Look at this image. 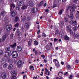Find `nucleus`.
<instances>
[{
  "mask_svg": "<svg viewBox=\"0 0 79 79\" xmlns=\"http://www.w3.org/2000/svg\"><path fill=\"white\" fill-rule=\"evenodd\" d=\"M6 52H11V50H10V47H6Z\"/></svg>",
  "mask_w": 79,
  "mask_h": 79,
  "instance_id": "20",
  "label": "nucleus"
},
{
  "mask_svg": "<svg viewBox=\"0 0 79 79\" xmlns=\"http://www.w3.org/2000/svg\"><path fill=\"white\" fill-rule=\"evenodd\" d=\"M35 55H37V51H35Z\"/></svg>",
  "mask_w": 79,
  "mask_h": 79,
  "instance_id": "59",
  "label": "nucleus"
},
{
  "mask_svg": "<svg viewBox=\"0 0 79 79\" xmlns=\"http://www.w3.org/2000/svg\"><path fill=\"white\" fill-rule=\"evenodd\" d=\"M34 44L35 45H37L39 44V42H38L37 41L35 40L34 41Z\"/></svg>",
  "mask_w": 79,
  "mask_h": 79,
  "instance_id": "31",
  "label": "nucleus"
},
{
  "mask_svg": "<svg viewBox=\"0 0 79 79\" xmlns=\"http://www.w3.org/2000/svg\"><path fill=\"white\" fill-rule=\"evenodd\" d=\"M70 24H71V23H73V20H72L71 21H70Z\"/></svg>",
  "mask_w": 79,
  "mask_h": 79,
  "instance_id": "58",
  "label": "nucleus"
},
{
  "mask_svg": "<svg viewBox=\"0 0 79 79\" xmlns=\"http://www.w3.org/2000/svg\"><path fill=\"white\" fill-rule=\"evenodd\" d=\"M43 35L44 36V37H46V35L44 33L43 34Z\"/></svg>",
  "mask_w": 79,
  "mask_h": 79,
  "instance_id": "53",
  "label": "nucleus"
},
{
  "mask_svg": "<svg viewBox=\"0 0 79 79\" xmlns=\"http://www.w3.org/2000/svg\"><path fill=\"white\" fill-rule=\"evenodd\" d=\"M68 68L69 69H71V67L70 66V65H68Z\"/></svg>",
  "mask_w": 79,
  "mask_h": 79,
  "instance_id": "50",
  "label": "nucleus"
},
{
  "mask_svg": "<svg viewBox=\"0 0 79 79\" xmlns=\"http://www.w3.org/2000/svg\"><path fill=\"white\" fill-rule=\"evenodd\" d=\"M54 40L55 42H56V41H57V40H58V39H56V38H54Z\"/></svg>",
  "mask_w": 79,
  "mask_h": 79,
  "instance_id": "62",
  "label": "nucleus"
},
{
  "mask_svg": "<svg viewBox=\"0 0 79 79\" xmlns=\"http://www.w3.org/2000/svg\"><path fill=\"white\" fill-rule=\"evenodd\" d=\"M56 79H63V78L61 77H60L59 78L58 77H57L56 78Z\"/></svg>",
  "mask_w": 79,
  "mask_h": 79,
  "instance_id": "55",
  "label": "nucleus"
},
{
  "mask_svg": "<svg viewBox=\"0 0 79 79\" xmlns=\"http://www.w3.org/2000/svg\"><path fill=\"white\" fill-rule=\"evenodd\" d=\"M14 35L13 34H12L10 35V37L11 38L13 39V38Z\"/></svg>",
  "mask_w": 79,
  "mask_h": 79,
  "instance_id": "43",
  "label": "nucleus"
},
{
  "mask_svg": "<svg viewBox=\"0 0 79 79\" xmlns=\"http://www.w3.org/2000/svg\"><path fill=\"white\" fill-rule=\"evenodd\" d=\"M23 63V62L21 60H19L17 62V65H18V68H20L21 66V64Z\"/></svg>",
  "mask_w": 79,
  "mask_h": 79,
  "instance_id": "7",
  "label": "nucleus"
},
{
  "mask_svg": "<svg viewBox=\"0 0 79 79\" xmlns=\"http://www.w3.org/2000/svg\"><path fill=\"white\" fill-rule=\"evenodd\" d=\"M69 79H73V75H69Z\"/></svg>",
  "mask_w": 79,
  "mask_h": 79,
  "instance_id": "38",
  "label": "nucleus"
},
{
  "mask_svg": "<svg viewBox=\"0 0 79 79\" xmlns=\"http://www.w3.org/2000/svg\"><path fill=\"white\" fill-rule=\"evenodd\" d=\"M6 14V13H5V11L4 10L2 11L1 12V15L3 17H4V16H5V15Z\"/></svg>",
  "mask_w": 79,
  "mask_h": 79,
  "instance_id": "22",
  "label": "nucleus"
},
{
  "mask_svg": "<svg viewBox=\"0 0 79 79\" xmlns=\"http://www.w3.org/2000/svg\"><path fill=\"white\" fill-rule=\"evenodd\" d=\"M70 34H71V35H74V33H73V32H72V31H70Z\"/></svg>",
  "mask_w": 79,
  "mask_h": 79,
  "instance_id": "51",
  "label": "nucleus"
},
{
  "mask_svg": "<svg viewBox=\"0 0 79 79\" xmlns=\"http://www.w3.org/2000/svg\"><path fill=\"white\" fill-rule=\"evenodd\" d=\"M73 26H76V25H77V23H76V21H74L73 22Z\"/></svg>",
  "mask_w": 79,
  "mask_h": 79,
  "instance_id": "35",
  "label": "nucleus"
},
{
  "mask_svg": "<svg viewBox=\"0 0 79 79\" xmlns=\"http://www.w3.org/2000/svg\"><path fill=\"white\" fill-rule=\"evenodd\" d=\"M22 20L23 21H26V18H25V17H23L22 19Z\"/></svg>",
  "mask_w": 79,
  "mask_h": 79,
  "instance_id": "46",
  "label": "nucleus"
},
{
  "mask_svg": "<svg viewBox=\"0 0 79 79\" xmlns=\"http://www.w3.org/2000/svg\"><path fill=\"white\" fill-rule=\"evenodd\" d=\"M73 29L74 31H76V30H77V28L76 27H74Z\"/></svg>",
  "mask_w": 79,
  "mask_h": 79,
  "instance_id": "49",
  "label": "nucleus"
},
{
  "mask_svg": "<svg viewBox=\"0 0 79 79\" xmlns=\"http://www.w3.org/2000/svg\"><path fill=\"white\" fill-rule=\"evenodd\" d=\"M19 20V18L18 17H16L15 18V22H17Z\"/></svg>",
  "mask_w": 79,
  "mask_h": 79,
  "instance_id": "27",
  "label": "nucleus"
},
{
  "mask_svg": "<svg viewBox=\"0 0 79 79\" xmlns=\"http://www.w3.org/2000/svg\"><path fill=\"white\" fill-rule=\"evenodd\" d=\"M17 50L19 52H21L22 50V48L20 46H18L17 47Z\"/></svg>",
  "mask_w": 79,
  "mask_h": 79,
  "instance_id": "14",
  "label": "nucleus"
},
{
  "mask_svg": "<svg viewBox=\"0 0 79 79\" xmlns=\"http://www.w3.org/2000/svg\"><path fill=\"white\" fill-rule=\"evenodd\" d=\"M59 15H61V14H62V10H60L59 12Z\"/></svg>",
  "mask_w": 79,
  "mask_h": 79,
  "instance_id": "48",
  "label": "nucleus"
},
{
  "mask_svg": "<svg viewBox=\"0 0 79 79\" xmlns=\"http://www.w3.org/2000/svg\"><path fill=\"white\" fill-rule=\"evenodd\" d=\"M25 77H26V76L25 75H24L23 76V79H25Z\"/></svg>",
  "mask_w": 79,
  "mask_h": 79,
  "instance_id": "64",
  "label": "nucleus"
},
{
  "mask_svg": "<svg viewBox=\"0 0 79 79\" xmlns=\"http://www.w3.org/2000/svg\"><path fill=\"white\" fill-rule=\"evenodd\" d=\"M44 3V1H42L41 2H40V3L38 5V6L39 7H40L41 6H42L43 5V4Z\"/></svg>",
  "mask_w": 79,
  "mask_h": 79,
  "instance_id": "21",
  "label": "nucleus"
},
{
  "mask_svg": "<svg viewBox=\"0 0 79 79\" xmlns=\"http://www.w3.org/2000/svg\"><path fill=\"white\" fill-rule=\"evenodd\" d=\"M59 34L61 37H63L64 36V33L63 31H61Z\"/></svg>",
  "mask_w": 79,
  "mask_h": 79,
  "instance_id": "17",
  "label": "nucleus"
},
{
  "mask_svg": "<svg viewBox=\"0 0 79 79\" xmlns=\"http://www.w3.org/2000/svg\"><path fill=\"white\" fill-rule=\"evenodd\" d=\"M41 56V57H43V58L44 59V58H45V55H42Z\"/></svg>",
  "mask_w": 79,
  "mask_h": 79,
  "instance_id": "52",
  "label": "nucleus"
},
{
  "mask_svg": "<svg viewBox=\"0 0 79 79\" xmlns=\"http://www.w3.org/2000/svg\"><path fill=\"white\" fill-rule=\"evenodd\" d=\"M18 55H12V57L14 58H16L18 57Z\"/></svg>",
  "mask_w": 79,
  "mask_h": 79,
  "instance_id": "28",
  "label": "nucleus"
},
{
  "mask_svg": "<svg viewBox=\"0 0 79 79\" xmlns=\"http://www.w3.org/2000/svg\"><path fill=\"white\" fill-rule=\"evenodd\" d=\"M29 26V23H27L24 24V27L26 28H28Z\"/></svg>",
  "mask_w": 79,
  "mask_h": 79,
  "instance_id": "15",
  "label": "nucleus"
},
{
  "mask_svg": "<svg viewBox=\"0 0 79 79\" xmlns=\"http://www.w3.org/2000/svg\"><path fill=\"white\" fill-rule=\"evenodd\" d=\"M27 4L29 5L31 7H32L34 6V2L32 1H30L29 2V3H28Z\"/></svg>",
  "mask_w": 79,
  "mask_h": 79,
  "instance_id": "8",
  "label": "nucleus"
},
{
  "mask_svg": "<svg viewBox=\"0 0 79 79\" xmlns=\"http://www.w3.org/2000/svg\"><path fill=\"white\" fill-rule=\"evenodd\" d=\"M44 62L45 63H47V60H46L45 59H44Z\"/></svg>",
  "mask_w": 79,
  "mask_h": 79,
  "instance_id": "63",
  "label": "nucleus"
},
{
  "mask_svg": "<svg viewBox=\"0 0 79 79\" xmlns=\"http://www.w3.org/2000/svg\"><path fill=\"white\" fill-rule=\"evenodd\" d=\"M32 40H30L28 41V44L29 46H31V43H32Z\"/></svg>",
  "mask_w": 79,
  "mask_h": 79,
  "instance_id": "26",
  "label": "nucleus"
},
{
  "mask_svg": "<svg viewBox=\"0 0 79 79\" xmlns=\"http://www.w3.org/2000/svg\"><path fill=\"white\" fill-rule=\"evenodd\" d=\"M17 5L18 6H17V8H18V10H19V6L23 5H24V2L23 1H20L17 2Z\"/></svg>",
  "mask_w": 79,
  "mask_h": 79,
  "instance_id": "1",
  "label": "nucleus"
},
{
  "mask_svg": "<svg viewBox=\"0 0 79 79\" xmlns=\"http://www.w3.org/2000/svg\"><path fill=\"white\" fill-rule=\"evenodd\" d=\"M15 4L13 3L12 4L10 5V11H11V10L13 9L12 8H15Z\"/></svg>",
  "mask_w": 79,
  "mask_h": 79,
  "instance_id": "16",
  "label": "nucleus"
},
{
  "mask_svg": "<svg viewBox=\"0 0 79 79\" xmlns=\"http://www.w3.org/2000/svg\"><path fill=\"white\" fill-rule=\"evenodd\" d=\"M8 68L9 69H12L13 68V65L10 64L8 67Z\"/></svg>",
  "mask_w": 79,
  "mask_h": 79,
  "instance_id": "19",
  "label": "nucleus"
},
{
  "mask_svg": "<svg viewBox=\"0 0 79 79\" xmlns=\"http://www.w3.org/2000/svg\"><path fill=\"white\" fill-rule=\"evenodd\" d=\"M11 79H16V76H13L12 77Z\"/></svg>",
  "mask_w": 79,
  "mask_h": 79,
  "instance_id": "42",
  "label": "nucleus"
},
{
  "mask_svg": "<svg viewBox=\"0 0 79 79\" xmlns=\"http://www.w3.org/2000/svg\"><path fill=\"white\" fill-rule=\"evenodd\" d=\"M27 21H29L30 20V18L29 17H27Z\"/></svg>",
  "mask_w": 79,
  "mask_h": 79,
  "instance_id": "54",
  "label": "nucleus"
},
{
  "mask_svg": "<svg viewBox=\"0 0 79 79\" xmlns=\"http://www.w3.org/2000/svg\"><path fill=\"white\" fill-rule=\"evenodd\" d=\"M27 8V6L25 5L24 6H23L21 7V9H22V10H25V9H26Z\"/></svg>",
  "mask_w": 79,
  "mask_h": 79,
  "instance_id": "25",
  "label": "nucleus"
},
{
  "mask_svg": "<svg viewBox=\"0 0 79 79\" xmlns=\"http://www.w3.org/2000/svg\"><path fill=\"white\" fill-rule=\"evenodd\" d=\"M45 70L46 71L45 74H48V72H47V71H48V70L47 69L45 68Z\"/></svg>",
  "mask_w": 79,
  "mask_h": 79,
  "instance_id": "40",
  "label": "nucleus"
},
{
  "mask_svg": "<svg viewBox=\"0 0 79 79\" xmlns=\"http://www.w3.org/2000/svg\"><path fill=\"white\" fill-rule=\"evenodd\" d=\"M3 50H0V55H3Z\"/></svg>",
  "mask_w": 79,
  "mask_h": 79,
  "instance_id": "34",
  "label": "nucleus"
},
{
  "mask_svg": "<svg viewBox=\"0 0 79 79\" xmlns=\"http://www.w3.org/2000/svg\"><path fill=\"white\" fill-rule=\"evenodd\" d=\"M61 64H62V65H63L64 64V63L63 62H61Z\"/></svg>",
  "mask_w": 79,
  "mask_h": 79,
  "instance_id": "57",
  "label": "nucleus"
},
{
  "mask_svg": "<svg viewBox=\"0 0 79 79\" xmlns=\"http://www.w3.org/2000/svg\"><path fill=\"white\" fill-rule=\"evenodd\" d=\"M64 24V22H61L60 23V26H63Z\"/></svg>",
  "mask_w": 79,
  "mask_h": 79,
  "instance_id": "41",
  "label": "nucleus"
},
{
  "mask_svg": "<svg viewBox=\"0 0 79 79\" xmlns=\"http://www.w3.org/2000/svg\"><path fill=\"white\" fill-rule=\"evenodd\" d=\"M58 30H56L55 33V35H57V34H58Z\"/></svg>",
  "mask_w": 79,
  "mask_h": 79,
  "instance_id": "47",
  "label": "nucleus"
},
{
  "mask_svg": "<svg viewBox=\"0 0 79 79\" xmlns=\"http://www.w3.org/2000/svg\"><path fill=\"white\" fill-rule=\"evenodd\" d=\"M76 63H79V60H76Z\"/></svg>",
  "mask_w": 79,
  "mask_h": 79,
  "instance_id": "61",
  "label": "nucleus"
},
{
  "mask_svg": "<svg viewBox=\"0 0 79 79\" xmlns=\"http://www.w3.org/2000/svg\"><path fill=\"white\" fill-rule=\"evenodd\" d=\"M58 75L59 76L61 77V76H62V75H63V73L61 72H59L58 73Z\"/></svg>",
  "mask_w": 79,
  "mask_h": 79,
  "instance_id": "29",
  "label": "nucleus"
},
{
  "mask_svg": "<svg viewBox=\"0 0 79 79\" xmlns=\"http://www.w3.org/2000/svg\"><path fill=\"white\" fill-rule=\"evenodd\" d=\"M16 46V43H15L13 45H10V47H11L12 48H14Z\"/></svg>",
  "mask_w": 79,
  "mask_h": 79,
  "instance_id": "18",
  "label": "nucleus"
},
{
  "mask_svg": "<svg viewBox=\"0 0 79 79\" xmlns=\"http://www.w3.org/2000/svg\"><path fill=\"white\" fill-rule=\"evenodd\" d=\"M11 52H6L5 53V57H9L10 56V55H11Z\"/></svg>",
  "mask_w": 79,
  "mask_h": 79,
  "instance_id": "4",
  "label": "nucleus"
},
{
  "mask_svg": "<svg viewBox=\"0 0 79 79\" xmlns=\"http://www.w3.org/2000/svg\"><path fill=\"white\" fill-rule=\"evenodd\" d=\"M64 39H65V40H69V38L68 36L66 35L64 36Z\"/></svg>",
  "mask_w": 79,
  "mask_h": 79,
  "instance_id": "23",
  "label": "nucleus"
},
{
  "mask_svg": "<svg viewBox=\"0 0 79 79\" xmlns=\"http://www.w3.org/2000/svg\"><path fill=\"white\" fill-rule=\"evenodd\" d=\"M15 27H18L19 26V23H17L15 25Z\"/></svg>",
  "mask_w": 79,
  "mask_h": 79,
  "instance_id": "37",
  "label": "nucleus"
},
{
  "mask_svg": "<svg viewBox=\"0 0 79 79\" xmlns=\"http://www.w3.org/2000/svg\"><path fill=\"white\" fill-rule=\"evenodd\" d=\"M75 36L77 38V39H79V33H78V35H77L76 34L75 35Z\"/></svg>",
  "mask_w": 79,
  "mask_h": 79,
  "instance_id": "39",
  "label": "nucleus"
},
{
  "mask_svg": "<svg viewBox=\"0 0 79 79\" xmlns=\"http://www.w3.org/2000/svg\"><path fill=\"white\" fill-rule=\"evenodd\" d=\"M11 74L14 75H16V72H15V71H12L11 72Z\"/></svg>",
  "mask_w": 79,
  "mask_h": 79,
  "instance_id": "24",
  "label": "nucleus"
},
{
  "mask_svg": "<svg viewBox=\"0 0 79 79\" xmlns=\"http://www.w3.org/2000/svg\"><path fill=\"white\" fill-rule=\"evenodd\" d=\"M6 37V35H4L2 36L1 39V41L2 42H5Z\"/></svg>",
  "mask_w": 79,
  "mask_h": 79,
  "instance_id": "9",
  "label": "nucleus"
},
{
  "mask_svg": "<svg viewBox=\"0 0 79 79\" xmlns=\"http://www.w3.org/2000/svg\"><path fill=\"white\" fill-rule=\"evenodd\" d=\"M16 15V13H15V11L13 10L11 12V16L12 17H15Z\"/></svg>",
  "mask_w": 79,
  "mask_h": 79,
  "instance_id": "13",
  "label": "nucleus"
},
{
  "mask_svg": "<svg viewBox=\"0 0 79 79\" xmlns=\"http://www.w3.org/2000/svg\"><path fill=\"white\" fill-rule=\"evenodd\" d=\"M53 62L55 64V66L57 67V68H59L60 67V64L58 60L56 59H54L53 60Z\"/></svg>",
  "mask_w": 79,
  "mask_h": 79,
  "instance_id": "2",
  "label": "nucleus"
},
{
  "mask_svg": "<svg viewBox=\"0 0 79 79\" xmlns=\"http://www.w3.org/2000/svg\"><path fill=\"white\" fill-rule=\"evenodd\" d=\"M9 62L10 63H13V60H9Z\"/></svg>",
  "mask_w": 79,
  "mask_h": 79,
  "instance_id": "45",
  "label": "nucleus"
},
{
  "mask_svg": "<svg viewBox=\"0 0 79 79\" xmlns=\"http://www.w3.org/2000/svg\"><path fill=\"white\" fill-rule=\"evenodd\" d=\"M2 77L3 79H6V74L5 73H2L1 74Z\"/></svg>",
  "mask_w": 79,
  "mask_h": 79,
  "instance_id": "11",
  "label": "nucleus"
},
{
  "mask_svg": "<svg viewBox=\"0 0 79 79\" xmlns=\"http://www.w3.org/2000/svg\"><path fill=\"white\" fill-rule=\"evenodd\" d=\"M76 16L77 18H79V14L76 13Z\"/></svg>",
  "mask_w": 79,
  "mask_h": 79,
  "instance_id": "36",
  "label": "nucleus"
},
{
  "mask_svg": "<svg viewBox=\"0 0 79 79\" xmlns=\"http://www.w3.org/2000/svg\"><path fill=\"white\" fill-rule=\"evenodd\" d=\"M33 66H31L30 67V69H32V71L34 70V67H33Z\"/></svg>",
  "mask_w": 79,
  "mask_h": 79,
  "instance_id": "44",
  "label": "nucleus"
},
{
  "mask_svg": "<svg viewBox=\"0 0 79 79\" xmlns=\"http://www.w3.org/2000/svg\"><path fill=\"white\" fill-rule=\"evenodd\" d=\"M71 27L70 26H69L67 27L66 30L67 32H71V31H72L71 29Z\"/></svg>",
  "mask_w": 79,
  "mask_h": 79,
  "instance_id": "12",
  "label": "nucleus"
},
{
  "mask_svg": "<svg viewBox=\"0 0 79 79\" xmlns=\"http://www.w3.org/2000/svg\"><path fill=\"white\" fill-rule=\"evenodd\" d=\"M56 5L54 4L53 5V8H55V7H56Z\"/></svg>",
  "mask_w": 79,
  "mask_h": 79,
  "instance_id": "56",
  "label": "nucleus"
},
{
  "mask_svg": "<svg viewBox=\"0 0 79 79\" xmlns=\"http://www.w3.org/2000/svg\"><path fill=\"white\" fill-rule=\"evenodd\" d=\"M6 29L7 31H10L12 29V26L10 24H8L6 27Z\"/></svg>",
  "mask_w": 79,
  "mask_h": 79,
  "instance_id": "5",
  "label": "nucleus"
},
{
  "mask_svg": "<svg viewBox=\"0 0 79 79\" xmlns=\"http://www.w3.org/2000/svg\"><path fill=\"white\" fill-rule=\"evenodd\" d=\"M31 11L32 13H35L37 11V9L35 8H33Z\"/></svg>",
  "mask_w": 79,
  "mask_h": 79,
  "instance_id": "10",
  "label": "nucleus"
},
{
  "mask_svg": "<svg viewBox=\"0 0 79 79\" xmlns=\"http://www.w3.org/2000/svg\"><path fill=\"white\" fill-rule=\"evenodd\" d=\"M64 19L65 22H68L69 20H68V19L66 17H64Z\"/></svg>",
  "mask_w": 79,
  "mask_h": 79,
  "instance_id": "33",
  "label": "nucleus"
},
{
  "mask_svg": "<svg viewBox=\"0 0 79 79\" xmlns=\"http://www.w3.org/2000/svg\"><path fill=\"white\" fill-rule=\"evenodd\" d=\"M17 32L18 33H19V29H18L17 30Z\"/></svg>",
  "mask_w": 79,
  "mask_h": 79,
  "instance_id": "60",
  "label": "nucleus"
},
{
  "mask_svg": "<svg viewBox=\"0 0 79 79\" xmlns=\"http://www.w3.org/2000/svg\"><path fill=\"white\" fill-rule=\"evenodd\" d=\"M67 15L68 18H70L71 19H73V18H74V15H73V13H70V16L68 14H67Z\"/></svg>",
  "mask_w": 79,
  "mask_h": 79,
  "instance_id": "6",
  "label": "nucleus"
},
{
  "mask_svg": "<svg viewBox=\"0 0 79 79\" xmlns=\"http://www.w3.org/2000/svg\"><path fill=\"white\" fill-rule=\"evenodd\" d=\"M18 55V52H17L16 51H13L12 53L11 54L12 55Z\"/></svg>",
  "mask_w": 79,
  "mask_h": 79,
  "instance_id": "32",
  "label": "nucleus"
},
{
  "mask_svg": "<svg viewBox=\"0 0 79 79\" xmlns=\"http://www.w3.org/2000/svg\"><path fill=\"white\" fill-rule=\"evenodd\" d=\"M66 10H70V11H72V12H74L75 11V9H76V7H73L70 6H68L66 8Z\"/></svg>",
  "mask_w": 79,
  "mask_h": 79,
  "instance_id": "3",
  "label": "nucleus"
},
{
  "mask_svg": "<svg viewBox=\"0 0 79 79\" xmlns=\"http://www.w3.org/2000/svg\"><path fill=\"white\" fill-rule=\"evenodd\" d=\"M8 67V64L7 63L3 65V67L4 68H6Z\"/></svg>",
  "mask_w": 79,
  "mask_h": 79,
  "instance_id": "30",
  "label": "nucleus"
}]
</instances>
